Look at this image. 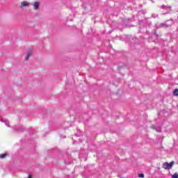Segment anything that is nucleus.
Segmentation results:
<instances>
[{
	"instance_id": "f257e3e1",
	"label": "nucleus",
	"mask_w": 178,
	"mask_h": 178,
	"mask_svg": "<svg viewBox=\"0 0 178 178\" xmlns=\"http://www.w3.org/2000/svg\"><path fill=\"white\" fill-rule=\"evenodd\" d=\"M173 165H175V161H172L170 163L165 162L163 164V169H167L169 170L171 168H172Z\"/></svg>"
},
{
	"instance_id": "9b49d317",
	"label": "nucleus",
	"mask_w": 178,
	"mask_h": 178,
	"mask_svg": "<svg viewBox=\"0 0 178 178\" xmlns=\"http://www.w3.org/2000/svg\"><path fill=\"white\" fill-rule=\"evenodd\" d=\"M139 177H144V174H139Z\"/></svg>"
},
{
	"instance_id": "39448f33",
	"label": "nucleus",
	"mask_w": 178,
	"mask_h": 178,
	"mask_svg": "<svg viewBox=\"0 0 178 178\" xmlns=\"http://www.w3.org/2000/svg\"><path fill=\"white\" fill-rule=\"evenodd\" d=\"M31 54H32L31 50H28L26 56L25 57V60H27V59H29L30 56H31Z\"/></svg>"
},
{
	"instance_id": "ddd939ff",
	"label": "nucleus",
	"mask_w": 178,
	"mask_h": 178,
	"mask_svg": "<svg viewBox=\"0 0 178 178\" xmlns=\"http://www.w3.org/2000/svg\"><path fill=\"white\" fill-rule=\"evenodd\" d=\"M152 127L153 129H155V125H152Z\"/></svg>"
},
{
	"instance_id": "6e6552de",
	"label": "nucleus",
	"mask_w": 178,
	"mask_h": 178,
	"mask_svg": "<svg viewBox=\"0 0 178 178\" xmlns=\"http://www.w3.org/2000/svg\"><path fill=\"white\" fill-rule=\"evenodd\" d=\"M3 123H5L6 126H7L8 127H9V121L5 120V121H3Z\"/></svg>"
},
{
	"instance_id": "9d476101",
	"label": "nucleus",
	"mask_w": 178,
	"mask_h": 178,
	"mask_svg": "<svg viewBox=\"0 0 178 178\" xmlns=\"http://www.w3.org/2000/svg\"><path fill=\"white\" fill-rule=\"evenodd\" d=\"M152 17H158V14H152Z\"/></svg>"
},
{
	"instance_id": "1a4fd4ad",
	"label": "nucleus",
	"mask_w": 178,
	"mask_h": 178,
	"mask_svg": "<svg viewBox=\"0 0 178 178\" xmlns=\"http://www.w3.org/2000/svg\"><path fill=\"white\" fill-rule=\"evenodd\" d=\"M172 178H178V174L175 173L174 175H172Z\"/></svg>"
},
{
	"instance_id": "0eeeda50",
	"label": "nucleus",
	"mask_w": 178,
	"mask_h": 178,
	"mask_svg": "<svg viewBox=\"0 0 178 178\" xmlns=\"http://www.w3.org/2000/svg\"><path fill=\"white\" fill-rule=\"evenodd\" d=\"M6 154H0L1 159H3V158H6Z\"/></svg>"
},
{
	"instance_id": "f03ea898",
	"label": "nucleus",
	"mask_w": 178,
	"mask_h": 178,
	"mask_svg": "<svg viewBox=\"0 0 178 178\" xmlns=\"http://www.w3.org/2000/svg\"><path fill=\"white\" fill-rule=\"evenodd\" d=\"M30 6V3H29L28 1H22L21 3V5L19 6V8H21V9H23V8H27Z\"/></svg>"
},
{
	"instance_id": "7ed1b4c3",
	"label": "nucleus",
	"mask_w": 178,
	"mask_h": 178,
	"mask_svg": "<svg viewBox=\"0 0 178 178\" xmlns=\"http://www.w3.org/2000/svg\"><path fill=\"white\" fill-rule=\"evenodd\" d=\"M40 1H35L33 6V9L34 10H38V8H40Z\"/></svg>"
},
{
	"instance_id": "f8f14e48",
	"label": "nucleus",
	"mask_w": 178,
	"mask_h": 178,
	"mask_svg": "<svg viewBox=\"0 0 178 178\" xmlns=\"http://www.w3.org/2000/svg\"><path fill=\"white\" fill-rule=\"evenodd\" d=\"M28 178H33V177L31 176V175H29Z\"/></svg>"
},
{
	"instance_id": "4468645a",
	"label": "nucleus",
	"mask_w": 178,
	"mask_h": 178,
	"mask_svg": "<svg viewBox=\"0 0 178 178\" xmlns=\"http://www.w3.org/2000/svg\"><path fill=\"white\" fill-rule=\"evenodd\" d=\"M157 131H161V129H159V130H157Z\"/></svg>"
},
{
	"instance_id": "20e7f679",
	"label": "nucleus",
	"mask_w": 178,
	"mask_h": 178,
	"mask_svg": "<svg viewBox=\"0 0 178 178\" xmlns=\"http://www.w3.org/2000/svg\"><path fill=\"white\" fill-rule=\"evenodd\" d=\"M161 9H165V10H168V12H170V10H172V7L163 5L161 6Z\"/></svg>"
},
{
	"instance_id": "423d86ee",
	"label": "nucleus",
	"mask_w": 178,
	"mask_h": 178,
	"mask_svg": "<svg viewBox=\"0 0 178 178\" xmlns=\"http://www.w3.org/2000/svg\"><path fill=\"white\" fill-rule=\"evenodd\" d=\"M174 95L178 97V89H175L173 92Z\"/></svg>"
}]
</instances>
